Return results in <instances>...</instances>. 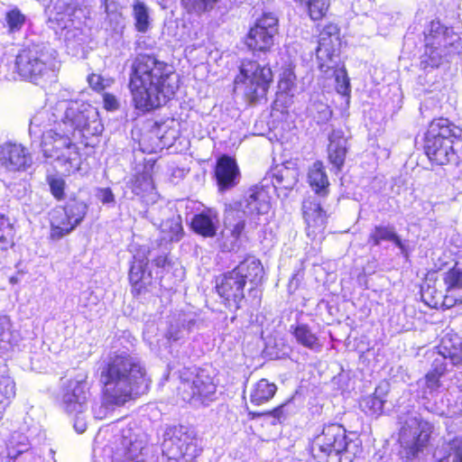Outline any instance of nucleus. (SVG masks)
I'll return each instance as SVG.
<instances>
[{
  "label": "nucleus",
  "instance_id": "f257e3e1",
  "mask_svg": "<svg viewBox=\"0 0 462 462\" xmlns=\"http://www.w3.org/2000/svg\"><path fill=\"white\" fill-rule=\"evenodd\" d=\"M178 87V76L166 62L148 54L133 60L129 89L135 108L148 112L165 105Z\"/></svg>",
  "mask_w": 462,
  "mask_h": 462
},
{
  "label": "nucleus",
  "instance_id": "f03ea898",
  "mask_svg": "<svg viewBox=\"0 0 462 462\" xmlns=\"http://www.w3.org/2000/svg\"><path fill=\"white\" fill-rule=\"evenodd\" d=\"M29 134L31 138L41 139L43 157L55 162L62 173L69 175L79 170L80 153L73 142L76 136L59 127L49 110H40L32 117Z\"/></svg>",
  "mask_w": 462,
  "mask_h": 462
},
{
  "label": "nucleus",
  "instance_id": "7ed1b4c3",
  "mask_svg": "<svg viewBox=\"0 0 462 462\" xmlns=\"http://www.w3.org/2000/svg\"><path fill=\"white\" fill-rule=\"evenodd\" d=\"M144 374V367L136 356L124 349L110 353L100 372L106 401L116 405L125 403L134 393H137Z\"/></svg>",
  "mask_w": 462,
  "mask_h": 462
},
{
  "label": "nucleus",
  "instance_id": "20e7f679",
  "mask_svg": "<svg viewBox=\"0 0 462 462\" xmlns=\"http://www.w3.org/2000/svg\"><path fill=\"white\" fill-rule=\"evenodd\" d=\"M310 451L317 462H353L361 452V441L342 425L329 423L311 439Z\"/></svg>",
  "mask_w": 462,
  "mask_h": 462
},
{
  "label": "nucleus",
  "instance_id": "39448f33",
  "mask_svg": "<svg viewBox=\"0 0 462 462\" xmlns=\"http://www.w3.org/2000/svg\"><path fill=\"white\" fill-rule=\"evenodd\" d=\"M42 110H49L55 116V124L76 137L88 138L103 130L97 109L84 101L62 100Z\"/></svg>",
  "mask_w": 462,
  "mask_h": 462
},
{
  "label": "nucleus",
  "instance_id": "423d86ee",
  "mask_svg": "<svg viewBox=\"0 0 462 462\" xmlns=\"http://www.w3.org/2000/svg\"><path fill=\"white\" fill-rule=\"evenodd\" d=\"M263 277V267L261 262L249 257L241 262L236 268L224 273L217 280V291L229 309L238 310L245 300V287L247 282L257 285Z\"/></svg>",
  "mask_w": 462,
  "mask_h": 462
},
{
  "label": "nucleus",
  "instance_id": "0eeeda50",
  "mask_svg": "<svg viewBox=\"0 0 462 462\" xmlns=\"http://www.w3.org/2000/svg\"><path fill=\"white\" fill-rule=\"evenodd\" d=\"M15 68L22 78L38 85L59 69L57 51L45 42L27 43L16 55Z\"/></svg>",
  "mask_w": 462,
  "mask_h": 462
},
{
  "label": "nucleus",
  "instance_id": "6e6552de",
  "mask_svg": "<svg viewBox=\"0 0 462 462\" xmlns=\"http://www.w3.org/2000/svg\"><path fill=\"white\" fill-rule=\"evenodd\" d=\"M78 13H81V10L77 8L74 0H51L45 9L49 27L63 38L68 49H77L88 40L86 29Z\"/></svg>",
  "mask_w": 462,
  "mask_h": 462
},
{
  "label": "nucleus",
  "instance_id": "1a4fd4ad",
  "mask_svg": "<svg viewBox=\"0 0 462 462\" xmlns=\"http://www.w3.org/2000/svg\"><path fill=\"white\" fill-rule=\"evenodd\" d=\"M461 143L462 128L440 117L430 124L424 149L430 161L444 165L457 161L454 145Z\"/></svg>",
  "mask_w": 462,
  "mask_h": 462
},
{
  "label": "nucleus",
  "instance_id": "9d476101",
  "mask_svg": "<svg viewBox=\"0 0 462 462\" xmlns=\"http://www.w3.org/2000/svg\"><path fill=\"white\" fill-rule=\"evenodd\" d=\"M398 422L401 459L402 462H413L428 445L433 427L415 410L402 411Z\"/></svg>",
  "mask_w": 462,
  "mask_h": 462
},
{
  "label": "nucleus",
  "instance_id": "9b49d317",
  "mask_svg": "<svg viewBox=\"0 0 462 462\" xmlns=\"http://www.w3.org/2000/svg\"><path fill=\"white\" fill-rule=\"evenodd\" d=\"M424 34L425 51L420 57V68L423 69L439 67L444 60L462 49L459 35L439 21H432Z\"/></svg>",
  "mask_w": 462,
  "mask_h": 462
},
{
  "label": "nucleus",
  "instance_id": "f8f14e48",
  "mask_svg": "<svg viewBox=\"0 0 462 462\" xmlns=\"http://www.w3.org/2000/svg\"><path fill=\"white\" fill-rule=\"evenodd\" d=\"M178 392L182 400L193 406H208L216 400L217 384L205 368H183L180 372Z\"/></svg>",
  "mask_w": 462,
  "mask_h": 462
},
{
  "label": "nucleus",
  "instance_id": "ddd939ff",
  "mask_svg": "<svg viewBox=\"0 0 462 462\" xmlns=\"http://www.w3.org/2000/svg\"><path fill=\"white\" fill-rule=\"evenodd\" d=\"M89 399V385L86 375L79 374L69 380L61 388L60 408L72 419L74 429L79 433L87 430Z\"/></svg>",
  "mask_w": 462,
  "mask_h": 462
},
{
  "label": "nucleus",
  "instance_id": "4468645a",
  "mask_svg": "<svg viewBox=\"0 0 462 462\" xmlns=\"http://www.w3.org/2000/svg\"><path fill=\"white\" fill-rule=\"evenodd\" d=\"M272 81L273 72L270 67L261 65L255 60H245L240 66L235 86L243 91L250 103H254L265 97Z\"/></svg>",
  "mask_w": 462,
  "mask_h": 462
},
{
  "label": "nucleus",
  "instance_id": "2eb2a0df",
  "mask_svg": "<svg viewBox=\"0 0 462 462\" xmlns=\"http://www.w3.org/2000/svg\"><path fill=\"white\" fill-rule=\"evenodd\" d=\"M88 205L76 199H70L64 207H57L51 210V233L52 240H60L70 234L84 220Z\"/></svg>",
  "mask_w": 462,
  "mask_h": 462
},
{
  "label": "nucleus",
  "instance_id": "dca6fc26",
  "mask_svg": "<svg viewBox=\"0 0 462 462\" xmlns=\"http://www.w3.org/2000/svg\"><path fill=\"white\" fill-rule=\"evenodd\" d=\"M162 448L166 457H185L188 459H194L200 453L195 430L184 425L166 428Z\"/></svg>",
  "mask_w": 462,
  "mask_h": 462
},
{
  "label": "nucleus",
  "instance_id": "f3484780",
  "mask_svg": "<svg viewBox=\"0 0 462 462\" xmlns=\"http://www.w3.org/2000/svg\"><path fill=\"white\" fill-rule=\"evenodd\" d=\"M340 45L337 25L334 23L325 25L319 32V45L316 49L318 66L320 71L327 72L339 65Z\"/></svg>",
  "mask_w": 462,
  "mask_h": 462
},
{
  "label": "nucleus",
  "instance_id": "a211bd4d",
  "mask_svg": "<svg viewBox=\"0 0 462 462\" xmlns=\"http://www.w3.org/2000/svg\"><path fill=\"white\" fill-rule=\"evenodd\" d=\"M279 21L273 13H263L247 34L246 45L253 51H266L274 43Z\"/></svg>",
  "mask_w": 462,
  "mask_h": 462
},
{
  "label": "nucleus",
  "instance_id": "6ab92c4d",
  "mask_svg": "<svg viewBox=\"0 0 462 462\" xmlns=\"http://www.w3.org/2000/svg\"><path fill=\"white\" fill-rule=\"evenodd\" d=\"M245 219L238 209L232 206L226 208L224 229L217 238L218 247L223 252H237L242 245Z\"/></svg>",
  "mask_w": 462,
  "mask_h": 462
},
{
  "label": "nucleus",
  "instance_id": "aec40b11",
  "mask_svg": "<svg viewBox=\"0 0 462 462\" xmlns=\"http://www.w3.org/2000/svg\"><path fill=\"white\" fill-rule=\"evenodd\" d=\"M32 164V156L22 144L5 143L0 145V173L26 171Z\"/></svg>",
  "mask_w": 462,
  "mask_h": 462
},
{
  "label": "nucleus",
  "instance_id": "412c9836",
  "mask_svg": "<svg viewBox=\"0 0 462 462\" xmlns=\"http://www.w3.org/2000/svg\"><path fill=\"white\" fill-rule=\"evenodd\" d=\"M215 177L219 191L225 192L240 181V171L236 160L228 155L220 156L216 163Z\"/></svg>",
  "mask_w": 462,
  "mask_h": 462
},
{
  "label": "nucleus",
  "instance_id": "4be33fe9",
  "mask_svg": "<svg viewBox=\"0 0 462 462\" xmlns=\"http://www.w3.org/2000/svg\"><path fill=\"white\" fill-rule=\"evenodd\" d=\"M236 209L245 216L264 215L270 210V202L267 192L257 186L250 188L240 201Z\"/></svg>",
  "mask_w": 462,
  "mask_h": 462
},
{
  "label": "nucleus",
  "instance_id": "5701e85b",
  "mask_svg": "<svg viewBox=\"0 0 462 462\" xmlns=\"http://www.w3.org/2000/svg\"><path fill=\"white\" fill-rule=\"evenodd\" d=\"M302 208L307 225V236L312 240H321L324 237L327 223L326 212L321 208L319 203L310 200L304 201Z\"/></svg>",
  "mask_w": 462,
  "mask_h": 462
},
{
  "label": "nucleus",
  "instance_id": "b1692460",
  "mask_svg": "<svg viewBox=\"0 0 462 462\" xmlns=\"http://www.w3.org/2000/svg\"><path fill=\"white\" fill-rule=\"evenodd\" d=\"M192 230L204 237H214L219 226L218 213L214 208H206L191 218Z\"/></svg>",
  "mask_w": 462,
  "mask_h": 462
},
{
  "label": "nucleus",
  "instance_id": "393cba45",
  "mask_svg": "<svg viewBox=\"0 0 462 462\" xmlns=\"http://www.w3.org/2000/svg\"><path fill=\"white\" fill-rule=\"evenodd\" d=\"M442 281L446 289L448 308L462 303V268L455 265L443 273Z\"/></svg>",
  "mask_w": 462,
  "mask_h": 462
},
{
  "label": "nucleus",
  "instance_id": "a878e982",
  "mask_svg": "<svg viewBox=\"0 0 462 462\" xmlns=\"http://www.w3.org/2000/svg\"><path fill=\"white\" fill-rule=\"evenodd\" d=\"M328 140L329 162L337 171H341L348 150L347 139L341 129H334L329 134Z\"/></svg>",
  "mask_w": 462,
  "mask_h": 462
},
{
  "label": "nucleus",
  "instance_id": "bb28decb",
  "mask_svg": "<svg viewBox=\"0 0 462 462\" xmlns=\"http://www.w3.org/2000/svg\"><path fill=\"white\" fill-rule=\"evenodd\" d=\"M390 386L387 383L378 384L373 394L365 396L360 401L361 410L369 416H380L383 411Z\"/></svg>",
  "mask_w": 462,
  "mask_h": 462
},
{
  "label": "nucleus",
  "instance_id": "cd10ccee",
  "mask_svg": "<svg viewBox=\"0 0 462 462\" xmlns=\"http://www.w3.org/2000/svg\"><path fill=\"white\" fill-rule=\"evenodd\" d=\"M388 241L393 243L404 257L409 256V248L405 241L396 234L394 226H376L371 231L368 242L373 245H379L382 242Z\"/></svg>",
  "mask_w": 462,
  "mask_h": 462
},
{
  "label": "nucleus",
  "instance_id": "c85d7f7f",
  "mask_svg": "<svg viewBox=\"0 0 462 462\" xmlns=\"http://www.w3.org/2000/svg\"><path fill=\"white\" fill-rule=\"evenodd\" d=\"M435 462H462V437L446 439L434 452Z\"/></svg>",
  "mask_w": 462,
  "mask_h": 462
},
{
  "label": "nucleus",
  "instance_id": "c756f323",
  "mask_svg": "<svg viewBox=\"0 0 462 462\" xmlns=\"http://www.w3.org/2000/svg\"><path fill=\"white\" fill-rule=\"evenodd\" d=\"M290 332L293 335L297 343L314 352L321 350V344L316 333L311 328L302 322H296L290 327Z\"/></svg>",
  "mask_w": 462,
  "mask_h": 462
},
{
  "label": "nucleus",
  "instance_id": "7c9ffc66",
  "mask_svg": "<svg viewBox=\"0 0 462 462\" xmlns=\"http://www.w3.org/2000/svg\"><path fill=\"white\" fill-rule=\"evenodd\" d=\"M22 337L18 330L13 328L10 318L0 316V355L11 351L19 344Z\"/></svg>",
  "mask_w": 462,
  "mask_h": 462
},
{
  "label": "nucleus",
  "instance_id": "2f4dec72",
  "mask_svg": "<svg viewBox=\"0 0 462 462\" xmlns=\"http://www.w3.org/2000/svg\"><path fill=\"white\" fill-rule=\"evenodd\" d=\"M421 300L426 305L430 308H448L447 305V293L446 289L444 291L439 290L436 286V282L427 281L424 285L421 286L420 290Z\"/></svg>",
  "mask_w": 462,
  "mask_h": 462
},
{
  "label": "nucleus",
  "instance_id": "473e14b6",
  "mask_svg": "<svg viewBox=\"0 0 462 462\" xmlns=\"http://www.w3.org/2000/svg\"><path fill=\"white\" fill-rule=\"evenodd\" d=\"M308 180L312 189L320 196H326L328 191L329 181L325 167L320 161L315 162L309 170Z\"/></svg>",
  "mask_w": 462,
  "mask_h": 462
},
{
  "label": "nucleus",
  "instance_id": "72a5a7b5",
  "mask_svg": "<svg viewBox=\"0 0 462 462\" xmlns=\"http://www.w3.org/2000/svg\"><path fill=\"white\" fill-rule=\"evenodd\" d=\"M425 356L430 363V370L439 374L444 375L449 370V367L454 366V365L450 364L449 356L444 353V345L442 341L439 346L428 350Z\"/></svg>",
  "mask_w": 462,
  "mask_h": 462
},
{
  "label": "nucleus",
  "instance_id": "f704fd0d",
  "mask_svg": "<svg viewBox=\"0 0 462 462\" xmlns=\"http://www.w3.org/2000/svg\"><path fill=\"white\" fill-rule=\"evenodd\" d=\"M276 391L275 383H270L267 379H261L254 384L251 390L250 402L254 405L263 404L274 396Z\"/></svg>",
  "mask_w": 462,
  "mask_h": 462
},
{
  "label": "nucleus",
  "instance_id": "c9c22d12",
  "mask_svg": "<svg viewBox=\"0 0 462 462\" xmlns=\"http://www.w3.org/2000/svg\"><path fill=\"white\" fill-rule=\"evenodd\" d=\"M147 265L133 263L129 270V281L133 287V292L141 294L145 285L150 282L151 273H146Z\"/></svg>",
  "mask_w": 462,
  "mask_h": 462
},
{
  "label": "nucleus",
  "instance_id": "e433bc0d",
  "mask_svg": "<svg viewBox=\"0 0 462 462\" xmlns=\"http://www.w3.org/2000/svg\"><path fill=\"white\" fill-rule=\"evenodd\" d=\"M27 22V17L22 11L14 6L4 16V27L9 34L14 35L22 31Z\"/></svg>",
  "mask_w": 462,
  "mask_h": 462
},
{
  "label": "nucleus",
  "instance_id": "4c0bfd02",
  "mask_svg": "<svg viewBox=\"0 0 462 462\" xmlns=\"http://www.w3.org/2000/svg\"><path fill=\"white\" fill-rule=\"evenodd\" d=\"M132 15L134 20V27L137 32L145 33L151 27L150 10L148 6L140 0L133 4Z\"/></svg>",
  "mask_w": 462,
  "mask_h": 462
},
{
  "label": "nucleus",
  "instance_id": "58836bf2",
  "mask_svg": "<svg viewBox=\"0 0 462 462\" xmlns=\"http://www.w3.org/2000/svg\"><path fill=\"white\" fill-rule=\"evenodd\" d=\"M296 182V172L288 168L275 169L272 172V183L275 189H291Z\"/></svg>",
  "mask_w": 462,
  "mask_h": 462
},
{
  "label": "nucleus",
  "instance_id": "ea45409f",
  "mask_svg": "<svg viewBox=\"0 0 462 462\" xmlns=\"http://www.w3.org/2000/svg\"><path fill=\"white\" fill-rule=\"evenodd\" d=\"M162 240L165 242L179 241L182 236L183 228L180 217L171 218L162 224Z\"/></svg>",
  "mask_w": 462,
  "mask_h": 462
},
{
  "label": "nucleus",
  "instance_id": "a19ab883",
  "mask_svg": "<svg viewBox=\"0 0 462 462\" xmlns=\"http://www.w3.org/2000/svg\"><path fill=\"white\" fill-rule=\"evenodd\" d=\"M278 89L281 93L293 97L297 92L296 76L293 69L286 67L282 69L278 81Z\"/></svg>",
  "mask_w": 462,
  "mask_h": 462
},
{
  "label": "nucleus",
  "instance_id": "79ce46f5",
  "mask_svg": "<svg viewBox=\"0 0 462 462\" xmlns=\"http://www.w3.org/2000/svg\"><path fill=\"white\" fill-rule=\"evenodd\" d=\"M296 407L292 400H289L282 405L276 407L275 409L262 412V413H254V416H264L266 418H272V423L275 424L277 422H282L287 419L289 415L294 413Z\"/></svg>",
  "mask_w": 462,
  "mask_h": 462
},
{
  "label": "nucleus",
  "instance_id": "37998d69",
  "mask_svg": "<svg viewBox=\"0 0 462 462\" xmlns=\"http://www.w3.org/2000/svg\"><path fill=\"white\" fill-rule=\"evenodd\" d=\"M444 345V353L449 356L451 365H462V341L459 338H456L455 341L452 339H442Z\"/></svg>",
  "mask_w": 462,
  "mask_h": 462
},
{
  "label": "nucleus",
  "instance_id": "c03bdc74",
  "mask_svg": "<svg viewBox=\"0 0 462 462\" xmlns=\"http://www.w3.org/2000/svg\"><path fill=\"white\" fill-rule=\"evenodd\" d=\"M221 0H181L182 5L188 13L200 15L210 12Z\"/></svg>",
  "mask_w": 462,
  "mask_h": 462
},
{
  "label": "nucleus",
  "instance_id": "a18cd8bd",
  "mask_svg": "<svg viewBox=\"0 0 462 462\" xmlns=\"http://www.w3.org/2000/svg\"><path fill=\"white\" fill-rule=\"evenodd\" d=\"M337 67L338 65L327 72H322L327 76H334L337 83V91L343 96H348L350 93V84L346 71L344 69H338Z\"/></svg>",
  "mask_w": 462,
  "mask_h": 462
},
{
  "label": "nucleus",
  "instance_id": "49530a36",
  "mask_svg": "<svg viewBox=\"0 0 462 462\" xmlns=\"http://www.w3.org/2000/svg\"><path fill=\"white\" fill-rule=\"evenodd\" d=\"M304 4L309 10L312 20L321 19L327 13L329 6V0H299Z\"/></svg>",
  "mask_w": 462,
  "mask_h": 462
},
{
  "label": "nucleus",
  "instance_id": "de8ad7c7",
  "mask_svg": "<svg viewBox=\"0 0 462 462\" xmlns=\"http://www.w3.org/2000/svg\"><path fill=\"white\" fill-rule=\"evenodd\" d=\"M153 189L152 180L148 172L138 173L134 176L133 180L132 190L137 195L141 196Z\"/></svg>",
  "mask_w": 462,
  "mask_h": 462
},
{
  "label": "nucleus",
  "instance_id": "09e8293b",
  "mask_svg": "<svg viewBox=\"0 0 462 462\" xmlns=\"http://www.w3.org/2000/svg\"><path fill=\"white\" fill-rule=\"evenodd\" d=\"M47 182L51 194L56 199L62 200L65 199L66 182L61 177L55 175L48 176Z\"/></svg>",
  "mask_w": 462,
  "mask_h": 462
},
{
  "label": "nucleus",
  "instance_id": "8fccbe9b",
  "mask_svg": "<svg viewBox=\"0 0 462 462\" xmlns=\"http://www.w3.org/2000/svg\"><path fill=\"white\" fill-rule=\"evenodd\" d=\"M2 388L0 387V420L3 418L4 413L6 410V408L10 405L14 398L16 394V389H12V387L8 386L7 384H5V382L3 384H0Z\"/></svg>",
  "mask_w": 462,
  "mask_h": 462
},
{
  "label": "nucleus",
  "instance_id": "3c124183",
  "mask_svg": "<svg viewBox=\"0 0 462 462\" xmlns=\"http://www.w3.org/2000/svg\"><path fill=\"white\" fill-rule=\"evenodd\" d=\"M139 148L144 153L156 152L161 149L160 141L157 136L151 134H143L139 141Z\"/></svg>",
  "mask_w": 462,
  "mask_h": 462
},
{
  "label": "nucleus",
  "instance_id": "603ef678",
  "mask_svg": "<svg viewBox=\"0 0 462 462\" xmlns=\"http://www.w3.org/2000/svg\"><path fill=\"white\" fill-rule=\"evenodd\" d=\"M96 197L103 205L114 207L116 204V198L110 188H98Z\"/></svg>",
  "mask_w": 462,
  "mask_h": 462
},
{
  "label": "nucleus",
  "instance_id": "864d4df0",
  "mask_svg": "<svg viewBox=\"0 0 462 462\" xmlns=\"http://www.w3.org/2000/svg\"><path fill=\"white\" fill-rule=\"evenodd\" d=\"M441 376L443 375L430 370L426 374L424 381L429 393H433L440 386L439 379Z\"/></svg>",
  "mask_w": 462,
  "mask_h": 462
},
{
  "label": "nucleus",
  "instance_id": "5fc2aeb1",
  "mask_svg": "<svg viewBox=\"0 0 462 462\" xmlns=\"http://www.w3.org/2000/svg\"><path fill=\"white\" fill-rule=\"evenodd\" d=\"M152 263L162 269H166L171 264V261L168 258V248L164 246L160 254H156L153 252V256H152Z\"/></svg>",
  "mask_w": 462,
  "mask_h": 462
},
{
  "label": "nucleus",
  "instance_id": "6e6d98bb",
  "mask_svg": "<svg viewBox=\"0 0 462 462\" xmlns=\"http://www.w3.org/2000/svg\"><path fill=\"white\" fill-rule=\"evenodd\" d=\"M4 382L5 384L8 383V386H11L12 389H16L14 379L9 375L5 359L0 356V384H3Z\"/></svg>",
  "mask_w": 462,
  "mask_h": 462
},
{
  "label": "nucleus",
  "instance_id": "4d7b16f0",
  "mask_svg": "<svg viewBox=\"0 0 462 462\" xmlns=\"http://www.w3.org/2000/svg\"><path fill=\"white\" fill-rule=\"evenodd\" d=\"M154 248L149 250L146 247H141L136 254L134 255V262L136 263H142L143 265H148L149 256H153Z\"/></svg>",
  "mask_w": 462,
  "mask_h": 462
},
{
  "label": "nucleus",
  "instance_id": "13d9d810",
  "mask_svg": "<svg viewBox=\"0 0 462 462\" xmlns=\"http://www.w3.org/2000/svg\"><path fill=\"white\" fill-rule=\"evenodd\" d=\"M445 425L448 431V435L443 438V441L448 438L462 437V435H455L457 430H458L460 427L458 421H456L455 420L448 418L445 420Z\"/></svg>",
  "mask_w": 462,
  "mask_h": 462
},
{
  "label": "nucleus",
  "instance_id": "bf43d9fd",
  "mask_svg": "<svg viewBox=\"0 0 462 462\" xmlns=\"http://www.w3.org/2000/svg\"><path fill=\"white\" fill-rule=\"evenodd\" d=\"M302 278L303 273L300 271H297L292 274L288 283V291L290 293H293L299 288Z\"/></svg>",
  "mask_w": 462,
  "mask_h": 462
},
{
  "label": "nucleus",
  "instance_id": "052dcab7",
  "mask_svg": "<svg viewBox=\"0 0 462 462\" xmlns=\"http://www.w3.org/2000/svg\"><path fill=\"white\" fill-rule=\"evenodd\" d=\"M184 334L185 330L183 328L180 329L177 326L171 325L166 336L169 340L177 341L182 338Z\"/></svg>",
  "mask_w": 462,
  "mask_h": 462
},
{
  "label": "nucleus",
  "instance_id": "680f3d73",
  "mask_svg": "<svg viewBox=\"0 0 462 462\" xmlns=\"http://www.w3.org/2000/svg\"><path fill=\"white\" fill-rule=\"evenodd\" d=\"M319 106L320 108H322V111H319V117H318V121L319 122H327L330 117H331V110L329 109V107L323 104V103H319Z\"/></svg>",
  "mask_w": 462,
  "mask_h": 462
},
{
  "label": "nucleus",
  "instance_id": "e2e57ef3",
  "mask_svg": "<svg viewBox=\"0 0 462 462\" xmlns=\"http://www.w3.org/2000/svg\"><path fill=\"white\" fill-rule=\"evenodd\" d=\"M90 87L96 90L103 89L102 78L99 75L92 74L88 79Z\"/></svg>",
  "mask_w": 462,
  "mask_h": 462
},
{
  "label": "nucleus",
  "instance_id": "0e129e2a",
  "mask_svg": "<svg viewBox=\"0 0 462 462\" xmlns=\"http://www.w3.org/2000/svg\"><path fill=\"white\" fill-rule=\"evenodd\" d=\"M104 105L106 109L115 110L118 106V102L114 96L106 94L104 96Z\"/></svg>",
  "mask_w": 462,
  "mask_h": 462
},
{
  "label": "nucleus",
  "instance_id": "69168bd1",
  "mask_svg": "<svg viewBox=\"0 0 462 462\" xmlns=\"http://www.w3.org/2000/svg\"><path fill=\"white\" fill-rule=\"evenodd\" d=\"M101 8L106 14L113 12L116 9L115 0H101Z\"/></svg>",
  "mask_w": 462,
  "mask_h": 462
},
{
  "label": "nucleus",
  "instance_id": "338daca9",
  "mask_svg": "<svg viewBox=\"0 0 462 462\" xmlns=\"http://www.w3.org/2000/svg\"><path fill=\"white\" fill-rule=\"evenodd\" d=\"M196 325V320L194 319H184L182 320V328H184L186 333H189L194 326Z\"/></svg>",
  "mask_w": 462,
  "mask_h": 462
},
{
  "label": "nucleus",
  "instance_id": "774afa93",
  "mask_svg": "<svg viewBox=\"0 0 462 462\" xmlns=\"http://www.w3.org/2000/svg\"><path fill=\"white\" fill-rule=\"evenodd\" d=\"M5 228H11L9 218L5 217V213L0 211V230Z\"/></svg>",
  "mask_w": 462,
  "mask_h": 462
}]
</instances>
